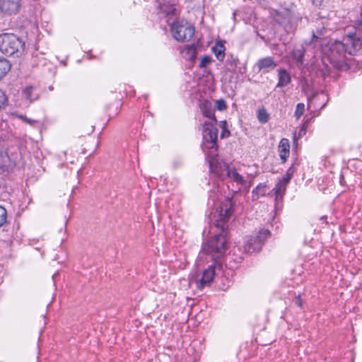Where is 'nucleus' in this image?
<instances>
[{
  "mask_svg": "<svg viewBox=\"0 0 362 362\" xmlns=\"http://www.w3.org/2000/svg\"><path fill=\"white\" fill-rule=\"evenodd\" d=\"M160 19H164L168 25H170L177 20L176 9L173 4L170 3L160 4L158 13Z\"/></svg>",
  "mask_w": 362,
  "mask_h": 362,
  "instance_id": "1a4fd4ad",
  "label": "nucleus"
},
{
  "mask_svg": "<svg viewBox=\"0 0 362 362\" xmlns=\"http://www.w3.org/2000/svg\"><path fill=\"white\" fill-rule=\"evenodd\" d=\"M305 133H306V129L303 127H301L298 132V137L303 136V135L305 134Z\"/></svg>",
  "mask_w": 362,
  "mask_h": 362,
  "instance_id": "e433bc0d",
  "label": "nucleus"
},
{
  "mask_svg": "<svg viewBox=\"0 0 362 362\" xmlns=\"http://www.w3.org/2000/svg\"><path fill=\"white\" fill-rule=\"evenodd\" d=\"M362 49V37L357 33H351L341 42L335 41L329 46L328 52L317 64V73L325 78L330 76L332 68L337 71L349 69L346 54L355 55Z\"/></svg>",
  "mask_w": 362,
  "mask_h": 362,
  "instance_id": "f257e3e1",
  "label": "nucleus"
},
{
  "mask_svg": "<svg viewBox=\"0 0 362 362\" xmlns=\"http://www.w3.org/2000/svg\"><path fill=\"white\" fill-rule=\"evenodd\" d=\"M267 191V186L264 183H259L253 190L252 191V200H257L259 197H264L266 195Z\"/></svg>",
  "mask_w": 362,
  "mask_h": 362,
  "instance_id": "a211bd4d",
  "label": "nucleus"
},
{
  "mask_svg": "<svg viewBox=\"0 0 362 362\" xmlns=\"http://www.w3.org/2000/svg\"><path fill=\"white\" fill-rule=\"evenodd\" d=\"M291 81V78L289 73L285 69H280L278 71V83L277 88H283Z\"/></svg>",
  "mask_w": 362,
  "mask_h": 362,
  "instance_id": "2eb2a0df",
  "label": "nucleus"
},
{
  "mask_svg": "<svg viewBox=\"0 0 362 362\" xmlns=\"http://www.w3.org/2000/svg\"><path fill=\"white\" fill-rule=\"evenodd\" d=\"M293 58L300 64H303L304 57V51L303 49H294L292 52Z\"/></svg>",
  "mask_w": 362,
  "mask_h": 362,
  "instance_id": "b1692460",
  "label": "nucleus"
},
{
  "mask_svg": "<svg viewBox=\"0 0 362 362\" xmlns=\"http://www.w3.org/2000/svg\"><path fill=\"white\" fill-rule=\"evenodd\" d=\"M257 118L259 123L265 124L269 120L270 115L267 112L266 108L262 106L259 107L257 111Z\"/></svg>",
  "mask_w": 362,
  "mask_h": 362,
  "instance_id": "5701e85b",
  "label": "nucleus"
},
{
  "mask_svg": "<svg viewBox=\"0 0 362 362\" xmlns=\"http://www.w3.org/2000/svg\"><path fill=\"white\" fill-rule=\"evenodd\" d=\"M216 264L214 263L203 271L202 278L197 282L198 288L203 289L205 286H210L216 274Z\"/></svg>",
  "mask_w": 362,
  "mask_h": 362,
  "instance_id": "f8f14e48",
  "label": "nucleus"
},
{
  "mask_svg": "<svg viewBox=\"0 0 362 362\" xmlns=\"http://www.w3.org/2000/svg\"><path fill=\"white\" fill-rule=\"evenodd\" d=\"M182 54L186 60L192 62H194L197 58V48L195 45H187L182 51Z\"/></svg>",
  "mask_w": 362,
  "mask_h": 362,
  "instance_id": "f3484780",
  "label": "nucleus"
},
{
  "mask_svg": "<svg viewBox=\"0 0 362 362\" xmlns=\"http://www.w3.org/2000/svg\"><path fill=\"white\" fill-rule=\"evenodd\" d=\"M5 158L0 153V173H8V167L5 165Z\"/></svg>",
  "mask_w": 362,
  "mask_h": 362,
  "instance_id": "c756f323",
  "label": "nucleus"
},
{
  "mask_svg": "<svg viewBox=\"0 0 362 362\" xmlns=\"http://www.w3.org/2000/svg\"><path fill=\"white\" fill-rule=\"evenodd\" d=\"M7 98L5 93L1 90H0V110L4 107Z\"/></svg>",
  "mask_w": 362,
  "mask_h": 362,
  "instance_id": "72a5a7b5",
  "label": "nucleus"
},
{
  "mask_svg": "<svg viewBox=\"0 0 362 362\" xmlns=\"http://www.w3.org/2000/svg\"><path fill=\"white\" fill-rule=\"evenodd\" d=\"M305 105L302 103H298L295 110L294 115L297 119H299L304 113Z\"/></svg>",
  "mask_w": 362,
  "mask_h": 362,
  "instance_id": "bb28decb",
  "label": "nucleus"
},
{
  "mask_svg": "<svg viewBox=\"0 0 362 362\" xmlns=\"http://www.w3.org/2000/svg\"><path fill=\"white\" fill-rule=\"evenodd\" d=\"M277 66L274 57H267L259 59L255 65V69H257V73L267 74L274 70Z\"/></svg>",
  "mask_w": 362,
  "mask_h": 362,
  "instance_id": "9b49d317",
  "label": "nucleus"
},
{
  "mask_svg": "<svg viewBox=\"0 0 362 362\" xmlns=\"http://www.w3.org/2000/svg\"><path fill=\"white\" fill-rule=\"evenodd\" d=\"M24 97L29 100L30 102L37 99L38 94L35 93V88L30 86H27L23 91Z\"/></svg>",
  "mask_w": 362,
  "mask_h": 362,
  "instance_id": "4be33fe9",
  "label": "nucleus"
},
{
  "mask_svg": "<svg viewBox=\"0 0 362 362\" xmlns=\"http://www.w3.org/2000/svg\"><path fill=\"white\" fill-rule=\"evenodd\" d=\"M296 171L294 165H292L286 173V175L281 179L284 183L288 184Z\"/></svg>",
  "mask_w": 362,
  "mask_h": 362,
  "instance_id": "393cba45",
  "label": "nucleus"
},
{
  "mask_svg": "<svg viewBox=\"0 0 362 362\" xmlns=\"http://www.w3.org/2000/svg\"><path fill=\"white\" fill-rule=\"evenodd\" d=\"M22 0H0V11L5 16L17 14L21 8Z\"/></svg>",
  "mask_w": 362,
  "mask_h": 362,
  "instance_id": "9d476101",
  "label": "nucleus"
},
{
  "mask_svg": "<svg viewBox=\"0 0 362 362\" xmlns=\"http://www.w3.org/2000/svg\"><path fill=\"white\" fill-rule=\"evenodd\" d=\"M293 303L300 308L303 306V300H302L300 294L296 296L295 299L293 300Z\"/></svg>",
  "mask_w": 362,
  "mask_h": 362,
  "instance_id": "f704fd0d",
  "label": "nucleus"
},
{
  "mask_svg": "<svg viewBox=\"0 0 362 362\" xmlns=\"http://www.w3.org/2000/svg\"><path fill=\"white\" fill-rule=\"evenodd\" d=\"M240 64L239 59L238 57H234L233 54H228L226 56V60L225 62V66L226 69L231 73H236L238 65Z\"/></svg>",
  "mask_w": 362,
  "mask_h": 362,
  "instance_id": "dca6fc26",
  "label": "nucleus"
},
{
  "mask_svg": "<svg viewBox=\"0 0 362 362\" xmlns=\"http://www.w3.org/2000/svg\"><path fill=\"white\" fill-rule=\"evenodd\" d=\"M288 184L284 183L282 180H279V182L276 185L275 187L273 190L275 192L276 199H282L286 189V185Z\"/></svg>",
  "mask_w": 362,
  "mask_h": 362,
  "instance_id": "412c9836",
  "label": "nucleus"
},
{
  "mask_svg": "<svg viewBox=\"0 0 362 362\" xmlns=\"http://www.w3.org/2000/svg\"><path fill=\"white\" fill-rule=\"evenodd\" d=\"M211 62V57L209 55L204 56L200 62L199 67L200 68H205Z\"/></svg>",
  "mask_w": 362,
  "mask_h": 362,
  "instance_id": "2f4dec72",
  "label": "nucleus"
},
{
  "mask_svg": "<svg viewBox=\"0 0 362 362\" xmlns=\"http://www.w3.org/2000/svg\"><path fill=\"white\" fill-rule=\"evenodd\" d=\"M11 69L10 62L4 57H0V80L4 78Z\"/></svg>",
  "mask_w": 362,
  "mask_h": 362,
  "instance_id": "aec40b11",
  "label": "nucleus"
},
{
  "mask_svg": "<svg viewBox=\"0 0 362 362\" xmlns=\"http://www.w3.org/2000/svg\"><path fill=\"white\" fill-rule=\"evenodd\" d=\"M271 236V232L268 229H261L255 236L250 237L245 245V251L252 253L259 251L265 241Z\"/></svg>",
  "mask_w": 362,
  "mask_h": 362,
  "instance_id": "0eeeda50",
  "label": "nucleus"
},
{
  "mask_svg": "<svg viewBox=\"0 0 362 362\" xmlns=\"http://www.w3.org/2000/svg\"><path fill=\"white\" fill-rule=\"evenodd\" d=\"M230 132L228 129H226L225 127H223V130L221 132V138L223 139L226 137H228L230 136Z\"/></svg>",
  "mask_w": 362,
  "mask_h": 362,
  "instance_id": "c9c22d12",
  "label": "nucleus"
},
{
  "mask_svg": "<svg viewBox=\"0 0 362 362\" xmlns=\"http://www.w3.org/2000/svg\"><path fill=\"white\" fill-rule=\"evenodd\" d=\"M214 122L206 121L203 124V146L208 149L217 148L218 129Z\"/></svg>",
  "mask_w": 362,
  "mask_h": 362,
  "instance_id": "6e6552de",
  "label": "nucleus"
},
{
  "mask_svg": "<svg viewBox=\"0 0 362 362\" xmlns=\"http://www.w3.org/2000/svg\"><path fill=\"white\" fill-rule=\"evenodd\" d=\"M234 203L231 199H228L220 206L218 217L214 225L217 228V233L212 236L203 245L202 251L211 255L213 259L221 257L227 248L228 226L230 216L233 212Z\"/></svg>",
  "mask_w": 362,
  "mask_h": 362,
  "instance_id": "f03ea898",
  "label": "nucleus"
},
{
  "mask_svg": "<svg viewBox=\"0 0 362 362\" xmlns=\"http://www.w3.org/2000/svg\"><path fill=\"white\" fill-rule=\"evenodd\" d=\"M173 37L179 42L190 40L194 35V27L187 22L175 20L169 25Z\"/></svg>",
  "mask_w": 362,
  "mask_h": 362,
  "instance_id": "423d86ee",
  "label": "nucleus"
},
{
  "mask_svg": "<svg viewBox=\"0 0 362 362\" xmlns=\"http://www.w3.org/2000/svg\"><path fill=\"white\" fill-rule=\"evenodd\" d=\"M327 0H312L313 4L319 8H323L325 6V4Z\"/></svg>",
  "mask_w": 362,
  "mask_h": 362,
  "instance_id": "473e14b6",
  "label": "nucleus"
},
{
  "mask_svg": "<svg viewBox=\"0 0 362 362\" xmlns=\"http://www.w3.org/2000/svg\"><path fill=\"white\" fill-rule=\"evenodd\" d=\"M25 49V42L13 33L0 34V52L8 56L19 57Z\"/></svg>",
  "mask_w": 362,
  "mask_h": 362,
  "instance_id": "7ed1b4c3",
  "label": "nucleus"
},
{
  "mask_svg": "<svg viewBox=\"0 0 362 362\" xmlns=\"http://www.w3.org/2000/svg\"><path fill=\"white\" fill-rule=\"evenodd\" d=\"M199 108L202 115L205 117L210 119L211 120V122H214V123L217 122L214 114V108L213 107L211 102L208 100H203L200 101Z\"/></svg>",
  "mask_w": 362,
  "mask_h": 362,
  "instance_id": "ddd939ff",
  "label": "nucleus"
},
{
  "mask_svg": "<svg viewBox=\"0 0 362 362\" xmlns=\"http://www.w3.org/2000/svg\"><path fill=\"white\" fill-rule=\"evenodd\" d=\"M120 105L121 104L119 101H115L110 105V107H112L115 108L114 112H108V115L110 117H113L119 113ZM107 111H109V110H107Z\"/></svg>",
  "mask_w": 362,
  "mask_h": 362,
  "instance_id": "cd10ccee",
  "label": "nucleus"
},
{
  "mask_svg": "<svg viewBox=\"0 0 362 362\" xmlns=\"http://www.w3.org/2000/svg\"><path fill=\"white\" fill-rule=\"evenodd\" d=\"M216 107L219 111H223L227 108L226 102L223 99L216 101Z\"/></svg>",
  "mask_w": 362,
  "mask_h": 362,
  "instance_id": "7c9ffc66",
  "label": "nucleus"
},
{
  "mask_svg": "<svg viewBox=\"0 0 362 362\" xmlns=\"http://www.w3.org/2000/svg\"><path fill=\"white\" fill-rule=\"evenodd\" d=\"M28 123H30V119H26Z\"/></svg>",
  "mask_w": 362,
  "mask_h": 362,
  "instance_id": "58836bf2",
  "label": "nucleus"
},
{
  "mask_svg": "<svg viewBox=\"0 0 362 362\" xmlns=\"http://www.w3.org/2000/svg\"><path fill=\"white\" fill-rule=\"evenodd\" d=\"M279 153L282 163H286L290 154V143L288 139H282L279 145Z\"/></svg>",
  "mask_w": 362,
  "mask_h": 362,
  "instance_id": "4468645a",
  "label": "nucleus"
},
{
  "mask_svg": "<svg viewBox=\"0 0 362 362\" xmlns=\"http://www.w3.org/2000/svg\"><path fill=\"white\" fill-rule=\"evenodd\" d=\"M221 288L222 290H225L226 288V286L223 285L222 287H221Z\"/></svg>",
  "mask_w": 362,
  "mask_h": 362,
  "instance_id": "4c0bfd02",
  "label": "nucleus"
},
{
  "mask_svg": "<svg viewBox=\"0 0 362 362\" xmlns=\"http://www.w3.org/2000/svg\"><path fill=\"white\" fill-rule=\"evenodd\" d=\"M209 165L211 170L220 179L225 180L226 177H228L240 186L245 184L244 177L237 172L235 168H230L226 163H218L214 165L212 161H209Z\"/></svg>",
  "mask_w": 362,
  "mask_h": 362,
  "instance_id": "39448f33",
  "label": "nucleus"
},
{
  "mask_svg": "<svg viewBox=\"0 0 362 362\" xmlns=\"http://www.w3.org/2000/svg\"><path fill=\"white\" fill-rule=\"evenodd\" d=\"M6 209L4 206H0V227L2 226L6 222Z\"/></svg>",
  "mask_w": 362,
  "mask_h": 362,
  "instance_id": "c85d7f7f",
  "label": "nucleus"
},
{
  "mask_svg": "<svg viewBox=\"0 0 362 362\" xmlns=\"http://www.w3.org/2000/svg\"><path fill=\"white\" fill-rule=\"evenodd\" d=\"M327 28L325 27V24L323 23V25L321 28H317L316 31L315 33L313 32V38H320L321 37H324L327 34Z\"/></svg>",
  "mask_w": 362,
  "mask_h": 362,
  "instance_id": "a878e982",
  "label": "nucleus"
},
{
  "mask_svg": "<svg viewBox=\"0 0 362 362\" xmlns=\"http://www.w3.org/2000/svg\"><path fill=\"white\" fill-rule=\"evenodd\" d=\"M225 46L221 42H218L212 47V51L218 60L223 62L225 57Z\"/></svg>",
  "mask_w": 362,
  "mask_h": 362,
  "instance_id": "6ab92c4d",
  "label": "nucleus"
},
{
  "mask_svg": "<svg viewBox=\"0 0 362 362\" xmlns=\"http://www.w3.org/2000/svg\"><path fill=\"white\" fill-rule=\"evenodd\" d=\"M274 21L282 26L284 30L289 33H293L297 28L298 23L301 21V17L298 13L290 9H282L276 11L273 14Z\"/></svg>",
  "mask_w": 362,
  "mask_h": 362,
  "instance_id": "20e7f679",
  "label": "nucleus"
}]
</instances>
